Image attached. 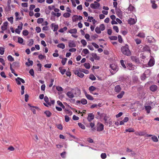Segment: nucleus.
<instances>
[{
  "label": "nucleus",
  "instance_id": "obj_1",
  "mask_svg": "<svg viewBox=\"0 0 159 159\" xmlns=\"http://www.w3.org/2000/svg\"><path fill=\"white\" fill-rule=\"evenodd\" d=\"M121 51L123 54L127 56H130L131 54V52L129 48V46L127 44L121 47Z\"/></svg>",
  "mask_w": 159,
  "mask_h": 159
},
{
  "label": "nucleus",
  "instance_id": "obj_2",
  "mask_svg": "<svg viewBox=\"0 0 159 159\" xmlns=\"http://www.w3.org/2000/svg\"><path fill=\"white\" fill-rule=\"evenodd\" d=\"M151 71L150 70H148L145 71L141 76V79L142 80H145L146 78L148 77L150 75Z\"/></svg>",
  "mask_w": 159,
  "mask_h": 159
},
{
  "label": "nucleus",
  "instance_id": "obj_3",
  "mask_svg": "<svg viewBox=\"0 0 159 159\" xmlns=\"http://www.w3.org/2000/svg\"><path fill=\"white\" fill-rule=\"evenodd\" d=\"M110 67L111 69L110 70L112 74H115L117 70V66L114 64H111L110 65Z\"/></svg>",
  "mask_w": 159,
  "mask_h": 159
},
{
  "label": "nucleus",
  "instance_id": "obj_4",
  "mask_svg": "<svg viewBox=\"0 0 159 159\" xmlns=\"http://www.w3.org/2000/svg\"><path fill=\"white\" fill-rule=\"evenodd\" d=\"M100 116L103 117V120L105 121V124L106 125H108V121L109 119H110V116L108 115H107L105 114H102L100 115Z\"/></svg>",
  "mask_w": 159,
  "mask_h": 159
},
{
  "label": "nucleus",
  "instance_id": "obj_5",
  "mask_svg": "<svg viewBox=\"0 0 159 159\" xmlns=\"http://www.w3.org/2000/svg\"><path fill=\"white\" fill-rule=\"evenodd\" d=\"M94 3L90 4V6L91 8L94 9H98L100 6V4L96 1H95Z\"/></svg>",
  "mask_w": 159,
  "mask_h": 159
},
{
  "label": "nucleus",
  "instance_id": "obj_6",
  "mask_svg": "<svg viewBox=\"0 0 159 159\" xmlns=\"http://www.w3.org/2000/svg\"><path fill=\"white\" fill-rule=\"evenodd\" d=\"M71 91L68 92L66 94V95L70 98L72 99L75 96L74 93L72 92V91L74 90V89H70Z\"/></svg>",
  "mask_w": 159,
  "mask_h": 159
},
{
  "label": "nucleus",
  "instance_id": "obj_7",
  "mask_svg": "<svg viewBox=\"0 0 159 159\" xmlns=\"http://www.w3.org/2000/svg\"><path fill=\"white\" fill-rule=\"evenodd\" d=\"M104 129V125L101 123H99L98 124V127L97 128V131L98 132L101 131Z\"/></svg>",
  "mask_w": 159,
  "mask_h": 159
},
{
  "label": "nucleus",
  "instance_id": "obj_8",
  "mask_svg": "<svg viewBox=\"0 0 159 159\" xmlns=\"http://www.w3.org/2000/svg\"><path fill=\"white\" fill-rule=\"evenodd\" d=\"M127 67L130 70H132L136 68V66L132 63H129L127 65Z\"/></svg>",
  "mask_w": 159,
  "mask_h": 159
},
{
  "label": "nucleus",
  "instance_id": "obj_9",
  "mask_svg": "<svg viewBox=\"0 0 159 159\" xmlns=\"http://www.w3.org/2000/svg\"><path fill=\"white\" fill-rule=\"evenodd\" d=\"M74 73L75 75H77L78 76L81 78H83L84 75L83 73L80 72L78 70H74Z\"/></svg>",
  "mask_w": 159,
  "mask_h": 159
},
{
  "label": "nucleus",
  "instance_id": "obj_10",
  "mask_svg": "<svg viewBox=\"0 0 159 159\" xmlns=\"http://www.w3.org/2000/svg\"><path fill=\"white\" fill-rule=\"evenodd\" d=\"M16 82L17 84L18 85H20L21 84L20 81L23 83H25V81L23 79L19 77L16 79Z\"/></svg>",
  "mask_w": 159,
  "mask_h": 159
},
{
  "label": "nucleus",
  "instance_id": "obj_11",
  "mask_svg": "<svg viewBox=\"0 0 159 159\" xmlns=\"http://www.w3.org/2000/svg\"><path fill=\"white\" fill-rule=\"evenodd\" d=\"M94 116L92 113H89L88 115L87 119L90 122L94 119Z\"/></svg>",
  "mask_w": 159,
  "mask_h": 159
},
{
  "label": "nucleus",
  "instance_id": "obj_12",
  "mask_svg": "<svg viewBox=\"0 0 159 159\" xmlns=\"http://www.w3.org/2000/svg\"><path fill=\"white\" fill-rule=\"evenodd\" d=\"M69 46L70 48H74L76 47V44L73 41L70 40L69 42Z\"/></svg>",
  "mask_w": 159,
  "mask_h": 159
},
{
  "label": "nucleus",
  "instance_id": "obj_13",
  "mask_svg": "<svg viewBox=\"0 0 159 159\" xmlns=\"http://www.w3.org/2000/svg\"><path fill=\"white\" fill-rule=\"evenodd\" d=\"M28 105L29 106L31 107L30 109L31 110V111H32L33 113L34 114H36V111L34 108L36 109H37L38 108V107L36 106H31V105L30 104H28Z\"/></svg>",
  "mask_w": 159,
  "mask_h": 159
},
{
  "label": "nucleus",
  "instance_id": "obj_14",
  "mask_svg": "<svg viewBox=\"0 0 159 159\" xmlns=\"http://www.w3.org/2000/svg\"><path fill=\"white\" fill-rule=\"evenodd\" d=\"M51 26L52 28L54 27L53 30V31H56L58 29V25H55L54 23H52L51 25Z\"/></svg>",
  "mask_w": 159,
  "mask_h": 159
},
{
  "label": "nucleus",
  "instance_id": "obj_15",
  "mask_svg": "<svg viewBox=\"0 0 159 159\" xmlns=\"http://www.w3.org/2000/svg\"><path fill=\"white\" fill-rule=\"evenodd\" d=\"M128 23L130 25H133L136 22L135 19L132 18H129L128 20Z\"/></svg>",
  "mask_w": 159,
  "mask_h": 159
},
{
  "label": "nucleus",
  "instance_id": "obj_16",
  "mask_svg": "<svg viewBox=\"0 0 159 159\" xmlns=\"http://www.w3.org/2000/svg\"><path fill=\"white\" fill-rule=\"evenodd\" d=\"M150 89L151 91L154 92L157 90V87L156 85H152L150 87Z\"/></svg>",
  "mask_w": 159,
  "mask_h": 159
},
{
  "label": "nucleus",
  "instance_id": "obj_17",
  "mask_svg": "<svg viewBox=\"0 0 159 159\" xmlns=\"http://www.w3.org/2000/svg\"><path fill=\"white\" fill-rule=\"evenodd\" d=\"M85 95L87 98L90 100H93L94 99L93 97L91 95L88 94L86 92L85 93Z\"/></svg>",
  "mask_w": 159,
  "mask_h": 159
},
{
  "label": "nucleus",
  "instance_id": "obj_18",
  "mask_svg": "<svg viewBox=\"0 0 159 159\" xmlns=\"http://www.w3.org/2000/svg\"><path fill=\"white\" fill-rule=\"evenodd\" d=\"M68 32L71 34H76L77 33V30L76 29L74 28L71 29L68 31Z\"/></svg>",
  "mask_w": 159,
  "mask_h": 159
},
{
  "label": "nucleus",
  "instance_id": "obj_19",
  "mask_svg": "<svg viewBox=\"0 0 159 159\" xmlns=\"http://www.w3.org/2000/svg\"><path fill=\"white\" fill-rule=\"evenodd\" d=\"M115 9L116 14L119 16H121L122 14L121 11L119 8H116Z\"/></svg>",
  "mask_w": 159,
  "mask_h": 159
},
{
  "label": "nucleus",
  "instance_id": "obj_20",
  "mask_svg": "<svg viewBox=\"0 0 159 159\" xmlns=\"http://www.w3.org/2000/svg\"><path fill=\"white\" fill-rule=\"evenodd\" d=\"M121 89V88L119 85H117L115 87V90L116 92L119 93L120 92Z\"/></svg>",
  "mask_w": 159,
  "mask_h": 159
},
{
  "label": "nucleus",
  "instance_id": "obj_21",
  "mask_svg": "<svg viewBox=\"0 0 159 159\" xmlns=\"http://www.w3.org/2000/svg\"><path fill=\"white\" fill-rule=\"evenodd\" d=\"M55 102V101L54 100H51L50 102H48V105L45 103H44V105L47 107H48L49 106H51L52 104H53Z\"/></svg>",
  "mask_w": 159,
  "mask_h": 159
},
{
  "label": "nucleus",
  "instance_id": "obj_22",
  "mask_svg": "<svg viewBox=\"0 0 159 159\" xmlns=\"http://www.w3.org/2000/svg\"><path fill=\"white\" fill-rule=\"evenodd\" d=\"M145 109L148 113H149L150 111L152 109V107L150 106H145Z\"/></svg>",
  "mask_w": 159,
  "mask_h": 159
},
{
  "label": "nucleus",
  "instance_id": "obj_23",
  "mask_svg": "<svg viewBox=\"0 0 159 159\" xmlns=\"http://www.w3.org/2000/svg\"><path fill=\"white\" fill-rule=\"evenodd\" d=\"M57 47L62 49H64L65 47V45L63 43H59L57 45Z\"/></svg>",
  "mask_w": 159,
  "mask_h": 159
},
{
  "label": "nucleus",
  "instance_id": "obj_24",
  "mask_svg": "<svg viewBox=\"0 0 159 159\" xmlns=\"http://www.w3.org/2000/svg\"><path fill=\"white\" fill-rule=\"evenodd\" d=\"M92 56L95 60H98L100 59L99 57L97 56V54L95 53H93L92 54Z\"/></svg>",
  "mask_w": 159,
  "mask_h": 159
},
{
  "label": "nucleus",
  "instance_id": "obj_25",
  "mask_svg": "<svg viewBox=\"0 0 159 159\" xmlns=\"http://www.w3.org/2000/svg\"><path fill=\"white\" fill-rule=\"evenodd\" d=\"M78 20V16L77 15H74L72 17V20L73 22H75Z\"/></svg>",
  "mask_w": 159,
  "mask_h": 159
},
{
  "label": "nucleus",
  "instance_id": "obj_26",
  "mask_svg": "<svg viewBox=\"0 0 159 159\" xmlns=\"http://www.w3.org/2000/svg\"><path fill=\"white\" fill-rule=\"evenodd\" d=\"M44 113L48 117H50L52 115L51 113L49 111H45Z\"/></svg>",
  "mask_w": 159,
  "mask_h": 159
},
{
  "label": "nucleus",
  "instance_id": "obj_27",
  "mask_svg": "<svg viewBox=\"0 0 159 159\" xmlns=\"http://www.w3.org/2000/svg\"><path fill=\"white\" fill-rule=\"evenodd\" d=\"M137 36L140 38H144L145 37V34L143 32H140Z\"/></svg>",
  "mask_w": 159,
  "mask_h": 159
},
{
  "label": "nucleus",
  "instance_id": "obj_28",
  "mask_svg": "<svg viewBox=\"0 0 159 159\" xmlns=\"http://www.w3.org/2000/svg\"><path fill=\"white\" fill-rule=\"evenodd\" d=\"M152 140L154 142H157L158 141V139L157 136L155 135H153L151 138Z\"/></svg>",
  "mask_w": 159,
  "mask_h": 159
},
{
  "label": "nucleus",
  "instance_id": "obj_29",
  "mask_svg": "<svg viewBox=\"0 0 159 159\" xmlns=\"http://www.w3.org/2000/svg\"><path fill=\"white\" fill-rule=\"evenodd\" d=\"M99 27L101 31H103L105 29V26L103 24H101L100 25Z\"/></svg>",
  "mask_w": 159,
  "mask_h": 159
},
{
  "label": "nucleus",
  "instance_id": "obj_30",
  "mask_svg": "<svg viewBox=\"0 0 159 159\" xmlns=\"http://www.w3.org/2000/svg\"><path fill=\"white\" fill-rule=\"evenodd\" d=\"M28 62H26L25 64L28 66H30V65L32 66L33 64V61H32L28 59Z\"/></svg>",
  "mask_w": 159,
  "mask_h": 159
},
{
  "label": "nucleus",
  "instance_id": "obj_31",
  "mask_svg": "<svg viewBox=\"0 0 159 159\" xmlns=\"http://www.w3.org/2000/svg\"><path fill=\"white\" fill-rule=\"evenodd\" d=\"M154 61L153 60L151 59L148 63V65L150 66H153L154 64Z\"/></svg>",
  "mask_w": 159,
  "mask_h": 159
},
{
  "label": "nucleus",
  "instance_id": "obj_32",
  "mask_svg": "<svg viewBox=\"0 0 159 159\" xmlns=\"http://www.w3.org/2000/svg\"><path fill=\"white\" fill-rule=\"evenodd\" d=\"M34 44V40L33 39H30L28 41V45L31 46H32Z\"/></svg>",
  "mask_w": 159,
  "mask_h": 159
},
{
  "label": "nucleus",
  "instance_id": "obj_33",
  "mask_svg": "<svg viewBox=\"0 0 159 159\" xmlns=\"http://www.w3.org/2000/svg\"><path fill=\"white\" fill-rule=\"evenodd\" d=\"M96 89V87L93 86H91L89 88V90L91 93H92V92L95 90Z\"/></svg>",
  "mask_w": 159,
  "mask_h": 159
},
{
  "label": "nucleus",
  "instance_id": "obj_34",
  "mask_svg": "<svg viewBox=\"0 0 159 159\" xmlns=\"http://www.w3.org/2000/svg\"><path fill=\"white\" fill-rule=\"evenodd\" d=\"M124 93L125 92L124 91H122L120 94L117 95V98H121L123 97V96L124 95Z\"/></svg>",
  "mask_w": 159,
  "mask_h": 159
},
{
  "label": "nucleus",
  "instance_id": "obj_35",
  "mask_svg": "<svg viewBox=\"0 0 159 159\" xmlns=\"http://www.w3.org/2000/svg\"><path fill=\"white\" fill-rule=\"evenodd\" d=\"M151 2L152 3V7L153 9H156L157 8V5L155 3V1H151Z\"/></svg>",
  "mask_w": 159,
  "mask_h": 159
},
{
  "label": "nucleus",
  "instance_id": "obj_36",
  "mask_svg": "<svg viewBox=\"0 0 159 159\" xmlns=\"http://www.w3.org/2000/svg\"><path fill=\"white\" fill-rule=\"evenodd\" d=\"M95 31L96 33L98 34H99L101 33V30L99 29V28L98 27H97L95 29Z\"/></svg>",
  "mask_w": 159,
  "mask_h": 159
},
{
  "label": "nucleus",
  "instance_id": "obj_37",
  "mask_svg": "<svg viewBox=\"0 0 159 159\" xmlns=\"http://www.w3.org/2000/svg\"><path fill=\"white\" fill-rule=\"evenodd\" d=\"M134 8V7L130 5L128 7V11H133Z\"/></svg>",
  "mask_w": 159,
  "mask_h": 159
},
{
  "label": "nucleus",
  "instance_id": "obj_38",
  "mask_svg": "<svg viewBox=\"0 0 159 159\" xmlns=\"http://www.w3.org/2000/svg\"><path fill=\"white\" fill-rule=\"evenodd\" d=\"M67 28L66 27H64L63 28L60 29L58 31L60 32L63 33L64 31L66 30Z\"/></svg>",
  "mask_w": 159,
  "mask_h": 159
},
{
  "label": "nucleus",
  "instance_id": "obj_39",
  "mask_svg": "<svg viewBox=\"0 0 159 159\" xmlns=\"http://www.w3.org/2000/svg\"><path fill=\"white\" fill-rule=\"evenodd\" d=\"M59 70H60V72L62 75L64 74L65 73L66 71V70L65 69H62L61 67L59 68Z\"/></svg>",
  "mask_w": 159,
  "mask_h": 159
},
{
  "label": "nucleus",
  "instance_id": "obj_40",
  "mask_svg": "<svg viewBox=\"0 0 159 159\" xmlns=\"http://www.w3.org/2000/svg\"><path fill=\"white\" fill-rule=\"evenodd\" d=\"M85 68L87 69H89L90 68V65L89 63H85L84 64Z\"/></svg>",
  "mask_w": 159,
  "mask_h": 159
},
{
  "label": "nucleus",
  "instance_id": "obj_41",
  "mask_svg": "<svg viewBox=\"0 0 159 159\" xmlns=\"http://www.w3.org/2000/svg\"><path fill=\"white\" fill-rule=\"evenodd\" d=\"M80 102L82 104L84 105L86 104L87 103V100L84 98L82 99L81 100Z\"/></svg>",
  "mask_w": 159,
  "mask_h": 159
},
{
  "label": "nucleus",
  "instance_id": "obj_42",
  "mask_svg": "<svg viewBox=\"0 0 159 159\" xmlns=\"http://www.w3.org/2000/svg\"><path fill=\"white\" fill-rule=\"evenodd\" d=\"M43 21V18H39L38 19L37 22L38 24L42 23Z\"/></svg>",
  "mask_w": 159,
  "mask_h": 159
},
{
  "label": "nucleus",
  "instance_id": "obj_43",
  "mask_svg": "<svg viewBox=\"0 0 159 159\" xmlns=\"http://www.w3.org/2000/svg\"><path fill=\"white\" fill-rule=\"evenodd\" d=\"M70 16V14L69 13H65L63 15V16L65 18H68Z\"/></svg>",
  "mask_w": 159,
  "mask_h": 159
},
{
  "label": "nucleus",
  "instance_id": "obj_44",
  "mask_svg": "<svg viewBox=\"0 0 159 159\" xmlns=\"http://www.w3.org/2000/svg\"><path fill=\"white\" fill-rule=\"evenodd\" d=\"M126 132H133L134 131V130L133 128H130L126 129H125Z\"/></svg>",
  "mask_w": 159,
  "mask_h": 159
},
{
  "label": "nucleus",
  "instance_id": "obj_45",
  "mask_svg": "<svg viewBox=\"0 0 159 159\" xmlns=\"http://www.w3.org/2000/svg\"><path fill=\"white\" fill-rule=\"evenodd\" d=\"M18 42L19 43L22 44L23 42V39L22 38L19 37L18 38Z\"/></svg>",
  "mask_w": 159,
  "mask_h": 159
},
{
  "label": "nucleus",
  "instance_id": "obj_46",
  "mask_svg": "<svg viewBox=\"0 0 159 159\" xmlns=\"http://www.w3.org/2000/svg\"><path fill=\"white\" fill-rule=\"evenodd\" d=\"M81 43L83 45V46H85L87 44L86 41L84 39H82L81 40Z\"/></svg>",
  "mask_w": 159,
  "mask_h": 159
},
{
  "label": "nucleus",
  "instance_id": "obj_47",
  "mask_svg": "<svg viewBox=\"0 0 159 159\" xmlns=\"http://www.w3.org/2000/svg\"><path fill=\"white\" fill-rule=\"evenodd\" d=\"M78 125L79 126L81 129H85V126H84V125L82 124L81 123H78Z\"/></svg>",
  "mask_w": 159,
  "mask_h": 159
},
{
  "label": "nucleus",
  "instance_id": "obj_48",
  "mask_svg": "<svg viewBox=\"0 0 159 159\" xmlns=\"http://www.w3.org/2000/svg\"><path fill=\"white\" fill-rule=\"evenodd\" d=\"M67 60V59L66 58H64L62 59L61 62L63 65H64L65 64Z\"/></svg>",
  "mask_w": 159,
  "mask_h": 159
},
{
  "label": "nucleus",
  "instance_id": "obj_49",
  "mask_svg": "<svg viewBox=\"0 0 159 159\" xmlns=\"http://www.w3.org/2000/svg\"><path fill=\"white\" fill-rule=\"evenodd\" d=\"M101 157L103 159H105L107 157V155L106 153H102L101 155Z\"/></svg>",
  "mask_w": 159,
  "mask_h": 159
},
{
  "label": "nucleus",
  "instance_id": "obj_50",
  "mask_svg": "<svg viewBox=\"0 0 159 159\" xmlns=\"http://www.w3.org/2000/svg\"><path fill=\"white\" fill-rule=\"evenodd\" d=\"M120 64L124 68H126V66L125 64V63H124V61L123 60H121L120 61Z\"/></svg>",
  "mask_w": 159,
  "mask_h": 159
},
{
  "label": "nucleus",
  "instance_id": "obj_51",
  "mask_svg": "<svg viewBox=\"0 0 159 159\" xmlns=\"http://www.w3.org/2000/svg\"><path fill=\"white\" fill-rule=\"evenodd\" d=\"M13 18L12 16H11L10 17H9L7 18V20H8V21L10 22L11 24H12L13 23Z\"/></svg>",
  "mask_w": 159,
  "mask_h": 159
},
{
  "label": "nucleus",
  "instance_id": "obj_52",
  "mask_svg": "<svg viewBox=\"0 0 159 159\" xmlns=\"http://www.w3.org/2000/svg\"><path fill=\"white\" fill-rule=\"evenodd\" d=\"M21 6L23 7H28V4L27 2H23L21 3Z\"/></svg>",
  "mask_w": 159,
  "mask_h": 159
},
{
  "label": "nucleus",
  "instance_id": "obj_53",
  "mask_svg": "<svg viewBox=\"0 0 159 159\" xmlns=\"http://www.w3.org/2000/svg\"><path fill=\"white\" fill-rule=\"evenodd\" d=\"M109 38L111 40H116L117 39V37L114 36L110 37Z\"/></svg>",
  "mask_w": 159,
  "mask_h": 159
},
{
  "label": "nucleus",
  "instance_id": "obj_54",
  "mask_svg": "<svg viewBox=\"0 0 159 159\" xmlns=\"http://www.w3.org/2000/svg\"><path fill=\"white\" fill-rule=\"evenodd\" d=\"M56 89L58 91H63V88L61 86H57L56 87Z\"/></svg>",
  "mask_w": 159,
  "mask_h": 159
},
{
  "label": "nucleus",
  "instance_id": "obj_55",
  "mask_svg": "<svg viewBox=\"0 0 159 159\" xmlns=\"http://www.w3.org/2000/svg\"><path fill=\"white\" fill-rule=\"evenodd\" d=\"M7 58L9 61H12L14 60V58L11 55H9L7 57Z\"/></svg>",
  "mask_w": 159,
  "mask_h": 159
},
{
  "label": "nucleus",
  "instance_id": "obj_56",
  "mask_svg": "<svg viewBox=\"0 0 159 159\" xmlns=\"http://www.w3.org/2000/svg\"><path fill=\"white\" fill-rule=\"evenodd\" d=\"M143 49L144 51H148L149 52H150V50L149 47L147 46H146L143 47Z\"/></svg>",
  "mask_w": 159,
  "mask_h": 159
},
{
  "label": "nucleus",
  "instance_id": "obj_57",
  "mask_svg": "<svg viewBox=\"0 0 159 159\" xmlns=\"http://www.w3.org/2000/svg\"><path fill=\"white\" fill-rule=\"evenodd\" d=\"M89 78L92 80H95L96 78L93 75H90Z\"/></svg>",
  "mask_w": 159,
  "mask_h": 159
},
{
  "label": "nucleus",
  "instance_id": "obj_58",
  "mask_svg": "<svg viewBox=\"0 0 159 159\" xmlns=\"http://www.w3.org/2000/svg\"><path fill=\"white\" fill-rule=\"evenodd\" d=\"M23 34L24 36H27L29 34V32L27 30H24L23 31Z\"/></svg>",
  "mask_w": 159,
  "mask_h": 159
},
{
  "label": "nucleus",
  "instance_id": "obj_59",
  "mask_svg": "<svg viewBox=\"0 0 159 159\" xmlns=\"http://www.w3.org/2000/svg\"><path fill=\"white\" fill-rule=\"evenodd\" d=\"M82 52L85 54H86L89 53V52L87 49H83Z\"/></svg>",
  "mask_w": 159,
  "mask_h": 159
},
{
  "label": "nucleus",
  "instance_id": "obj_60",
  "mask_svg": "<svg viewBox=\"0 0 159 159\" xmlns=\"http://www.w3.org/2000/svg\"><path fill=\"white\" fill-rule=\"evenodd\" d=\"M15 16L16 17V20H20V18H18V17L19 16V13L17 12H16L15 13Z\"/></svg>",
  "mask_w": 159,
  "mask_h": 159
},
{
  "label": "nucleus",
  "instance_id": "obj_61",
  "mask_svg": "<svg viewBox=\"0 0 159 159\" xmlns=\"http://www.w3.org/2000/svg\"><path fill=\"white\" fill-rule=\"evenodd\" d=\"M0 54L2 55L4 54V50L3 48H0Z\"/></svg>",
  "mask_w": 159,
  "mask_h": 159
},
{
  "label": "nucleus",
  "instance_id": "obj_62",
  "mask_svg": "<svg viewBox=\"0 0 159 159\" xmlns=\"http://www.w3.org/2000/svg\"><path fill=\"white\" fill-rule=\"evenodd\" d=\"M52 66V64L51 63L45 65L44 66V67L45 68H50Z\"/></svg>",
  "mask_w": 159,
  "mask_h": 159
},
{
  "label": "nucleus",
  "instance_id": "obj_63",
  "mask_svg": "<svg viewBox=\"0 0 159 159\" xmlns=\"http://www.w3.org/2000/svg\"><path fill=\"white\" fill-rule=\"evenodd\" d=\"M66 114H69V115H71L72 114V112L70 110H66Z\"/></svg>",
  "mask_w": 159,
  "mask_h": 159
},
{
  "label": "nucleus",
  "instance_id": "obj_64",
  "mask_svg": "<svg viewBox=\"0 0 159 159\" xmlns=\"http://www.w3.org/2000/svg\"><path fill=\"white\" fill-rule=\"evenodd\" d=\"M35 5L33 4L31 5L30 7V11L33 10L35 8Z\"/></svg>",
  "mask_w": 159,
  "mask_h": 159
}]
</instances>
